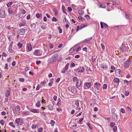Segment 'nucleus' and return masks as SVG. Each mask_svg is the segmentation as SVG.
I'll use <instances>...</instances> for the list:
<instances>
[{"instance_id": "obj_1", "label": "nucleus", "mask_w": 132, "mask_h": 132, "mask_svg": "<svg viewBox=\"0 0 132 132\" xmlns=\"http://www.w3.org/2000/svg\"><path fill=\"white\" fill-rule=\"evenodd\" d=\"M17 9L16 7H11L9 8L8 10L9 13V14L12 15L16 13Z\"/></svg>"}, {"instance_id": "obj_2", "label": "nucleus", "mask_w": 132, "mask_h": 132, "mask_svg": "<svg viewBox=\"0 0 132 132\" xmlns=\"http://www.w3.org/2000/svg\"><path fill=\"white\" fill-rule=\"evenodd\" d=\"M58 56V55L57 54H54L49 59V62L51 63H53L54 62L56 61Z\"/></svg>"}, {"instance_id": "obj_3", "label": "nucleus", "mask_w": 132, "mask_h": 132, "mask_svg": "<svg viewBox=\"0 0 132 132\" xmlns=\"http://www.w3.org/2000/svg\"><path fill=\"white\" fill-rule=\"evenodd\" d=\"M92 86V84L91 82H86L84 85V88L85 89H88L90 88Z\"/></svg>"}, {"instance_id": "obj_4", "label": "nucleus", "mask_w": 132, "mask_h": 132, "mask_svg": "<svg viewBox=\"0 0 132 132\" xmlns=\"http://www.w3.org/2000/svg\"><path fill=\"white\" fill-rule=\"evenodd\" d=\"M0 15L2 18H4L5 16L6 15L4 8H2L0 9Z\"/></svg>"}, {"instance_id": "obj_5", "label": "nucleus", "mask_w": 132, "mask_h": 132, "mask_svg": "<svg viewBox=\"0 0 132 132\" xmlns=\"http://www.w3.org/2000/svg\"><path fill=\"white\" fill-rule=\"evenodd\" d=\"M15 121L18 126H20L23 123V120L20 118H18Z\"/></svg>"}, {"instance_id": "obj_6", "label": "nucleus", "mask_w": 132, "mask_h": 132, "mask_svg": "<svg viewBox=\"0 0 132 132\" xmlns=\"http://www.w3.org/2000/svg\"><path fill=\"white\" fill-rule=\"evenodd\" d=\"M112 117L113 121H116L118 119L117 115L114 112L112 113Z\"/></svg>"}, {"instance_id": "obj_7", "label": "nucleus", "mask_w": 132, "mask_h": 132, "mask_svg": "<svg viewBox=\"0 0 132 132\" xmlns=\"http://www.w3.org/2000/svg\"><path fill=\"white\" fill-rule=\"evenodd\" d=\"M131 63L130 60L128 59L125 62L124 64V66L125 68H127L129 67Z\"/></svg>"}, {"instance_id": "obj_8", "label": "nucleus", "mask_w": 132, "mask_h": 132, "mask_svg": "<svg viewBox=\"0 0 132 132\" xmlns=\"http://www.w3.org/2000/svg\"><path fill=\"white\" fill-rule=\"evenodd\" d=\"M74 71H78V72H83L85 71V69L83 67L81 66L75 70Z\"/></svg>"}, {"instance_id": "obj_9", "label": "nucleus", "mask_w": 132, "mask_h": 132, "mask_svg": "<svg viewBox=\"0 0 132 132\" xmlns=\"http://www.w3.org/2000/svg\"><path fill=\"white\" fill-rule=\"evenodd\" d=\"M101 68L103 70H106L108 68L107 65L104 63H102L101 64Z\"/></svg>"}, {"instance_id": "obj_10", "label": "nucleus", "mask_w": 132, "mask_h": 132, "mask_svg": "<svg viewBox=\"0 0 132 132\" xmlns=\"http://www.w3.org/2000/svg\"><path fill=\"white\" fill-rule=\"evenodd\" d=\"M82 81L80 79H78V81L76 82V86L77 87H80L81 85Z\"/></svg>"}, {"instance_id": "obj_11", "label": "nucleus", "mask_w": 132, "mask_h": 132, "mask_svg": "<svg viewBox=\"0 0 132 132\" xmlns=\"http://www.w3.org/2000/svg\"><path fill=\"white\" fill-rule=\"evenodd\" d=\"M34 54L37 56H40L41 54V53L40 52V50H36L34 53Z\"/></svg>"}, {"instance_id": "obj_12", "label": "nucleus", "mask_w": 132, "mask_h": 132, "mask_svg": "<svg viewBox=\"0 0 132 132\" xmlns=\"http://www.w3.org/2000/svg\"><path fill=\"white\" fill-rule=\"evenodd\" d=\"M27 26L26 22L25 21H23L21 22L19 24L20 27L24 26Z\"/></svg>"}, {"instance_id": "obj_13", "label": "nucleus", "mask_w": 132, "mask_h": 132, "mask_svg": "<svg viewBox=\"0 0 132 132\" xmlns=\"http://www.w3.org/2000/svg\"><path fill=\"white\" fill-rule=\"evenodd\" d=\"M75 104L76 105L77 109L78 110L80 109V107L79 106V100H77L75 101Z\"/></svg>"}, {"instance_id": "obj_14", "label": "nucleus", "mask_w": 132, "mask_h": 132, "mask_svg": "<svg viewBox=\"0 0 132 132\" xmlns=\"http://www.w3.org/2000/svg\"><path fill=\"white\" fill-rule=\"evenodd\" d=\"M19 34L20 35H23L25 33V30L23 29H22L19 30Z\"/></svg>"}, {"instance_id": "obj_15", "label": "nucleus", "mask_w": 132, "mask_h": 132, "mask_svg": "<svg viewBox=\"0 0 132 132\" xmlns=\"http://www.w3.org/2000/svg\"><path fill=\"white\" fill-rule=\"evenodd\" d=\"M120 70L119 69H117L116 70L115 72L116 75L117 76H120Z\"/></svg>"}, {"instance_id": "obj_16", "label": "nucleus", "mask_w": 132, "mask_h": 132, "mask_svg": "<svg viewBox=\"0 0 132 132\" xmlns=\"http://www.w3.org/2000/svg\"><path fill=\"white\" fill-rule=\"evenodd\" d=\"M101 85V84L98 82H96L95 83V88H96L97 90L98 89Z\"/></svg>"}, {"instance_id": "obj_17", "label": "nucleus", "mask_w": 132, "mask_h": 132, "mask_svg": "<svg viewBox=\"0 0 132 132\" xmlns=\"http://www.w3.org/2000/svg\"><path fill=\"white\" fill-rule=\"evenodd\" d=\"M103 24H104V26L105 27H108V25L104 23H103L102 22H101L100 23V24L101 26V29H103L104 28Z\"/></svg>"}, {"instance_id": "obj_18", "label": "nucleus", "mask_w": 132, "mask_h": 132, "mask_svg": "<svg viewBox=\"0 0 132 132\" xmlns=\"http://www.w3.org/2000/svg\"><path fill=\"white\" fill-rule=\"evenodd\" d=\"M30 111L35 113H39V110L38 109H32L30 110Z\"/></svg>"}, {"instance_id": "obj_19", "label": "nucleus", "mask_w": 132, "mask_h": 132, "mask_svg": "<svg viewBox=\"0 0 132 132\" xmlns=\"http://www.w3.org/2000/svg\"><path fill=\"white\" fill-rule=\"evenodd\" d=\"M27 48L29 51H31L32 50V47L31 46V44L30 43H28L27 44Z\"/></svg>"}, {"instance_id": "obj_20", "label": "nucleus", "mask_w": 132, "mask_h": 132, "mask_svg": "<svg viewBox=\"0 0 132 132\" xmlns=\"http://www.w3.org/2000/svg\"><path fill=\"white\" fill-rule=\"evenodd\" d=\"M113 81L114 82L117 83L118 85L119 82V79L118 78H115L113 79Z\"/></svg>"}, {"instance_id": "obj_21", "label": "nucleus", "mask_w": 132, "mask_h": 132, "mask_svg": "<svg viewBox=\"0 0 132 132\" xmlns=\"http://www.w3.org/2000/svg\"><path fill=\"white\" fill-rule=\"evenodd\" d=\"M99 7L105 9L106 7L105 5L103 3H100L99 5Z\"/></svg>"}, {"instance_id": "obj_22", "label": "nucleus", "mask_w": 132, "mask_h": 132, "mask_svg": "<svg viewBox=\"0 0 132 132\" xmlns=\"http://www.w3.org/2000/svg\"><path fill=\"white\" fill-rule=\"evenodd\" d=\"M77 90L76 88L74 87H72L71 89V92L75 94L76 93Z\"/></svg>"}, {"instance_id": "obj_23", "label": "nucleus", "mask_w": 132, "mask_h": 132, "mask_svg": "<svg viewBox=\"0 0 132 132\" xmlns=\"http://www.w3.org/2000/svg\"><path fill=\"white\" fill-rule=\"evenodd\" d=\"M15 109L14 110H13L14 111H20V107L19 106L17 105L16 106H15Z\"/></svg>"}, {"instance_id": "obj_24", "label": "nucleus", "mask_w": 132, "mask_h": 132, "mask_svg": "<svg viewBox=\"0 0 132 132\" xmlns=\"http://www.w3.org/2000/svg\"><path fill=\"white\" fill-rule=\"evenodd\" d=\"M30 112L29 111L23 112H22L21 114L23 115H28L30 114Z\"/></svg>"}, {"instance_id": "obj_25", "label": "nucleus", "mask_w": 132, "mask_h": 132, "mask_svg": "<svg viewBox=\"0 0 132 132\" xmlns=\"http://www.w3.org/2000/svg\"><path fill=\"white\" fill-rule=\"evenodd\" d=\"M9 125L10 126L13 128H15V126L13 122H10L9 123Z\"/></svg>"}, {"instance_id": "obj_26", "label": "nucleus", "mask_w": 132, "mask_h": 132, "mask_svg": "<svg viewBox=\"0 0 132 132\" xmlns=\"http://www.w3.org/2000/svg\"><path fill=\"white\" fill-rule=\"evenodd\" d=\"M79 46V44H77L74 47H73L72 48H73V49H72V50H73V51H75V50L76 49V48L78 47Z\"/></svg>"}, {"instance_id": "obj_27", "label": "nucleus", "mask_w": 132, "mask_h": 132, "mask_svg": "<svg viewBox=\"0 0 132 132\" xmlns=\"http://www.w3.org/2000/svg\"><path fill=\"white\" fill-rule=\"evenodd\" d=\"M79 14L80 15H82L84 14V11L82 10H80L78 11Z\"/></svg>"}, {"instance_id": "obj_28", "label": "nucleus", "mask_w": 132, "mask_h": 132, "mask_svg": "<svg viewBox=\"0 0 132 132\" xmlns=\"http://www.w3.org/2000/svg\"><path fill=\"white\" fill-rule=\"evenodd\" d=\"M92 39V38H88L84 40L83 41V42H86L89 41V40H91Z\"/></svg>"}, {"instance_id": "obj_29", "label": "nucleus", "mask_w": 132, "mask_h": 132, "mask_svg": "<svg viewBox=\"0 0 132 132\" xmlns=\"http://www.w3.org/2000/svg\"><path fill=\"white\" fill-rule=\"evenodd\" d=\"M13 42H11L9 46V47L8 48V49L12 48V45L13 44Z\"/></svg>"}, {"instance_id": "obj_30", "label": "nucleus", "mask_w": 132, "mask_h": 132, "mask_svg": "<svg viewBox=\"0 0 132 132\" xmlns=\"http://www.w3.org/2000/svg\"><path fill=\"white\" fill-rule=\"evenodd\" d=\"M42 16V14L41 13H37L36 14V17L38 18H39L41 17Z\"/></svg>"}, {"instance_id": "obj_31", "label": "nucleus", "mask_w": 132, "mask_h": 132, "mask_svg": "<svg viewBox=\"0 0 132 132\" xmlns=\"http://www.w3.org/2000/svg\"><path fill=\"white\" fill-rule=\"evenodd\" d=\"M17 46H18L19 48V49H20L21 48V47H22V46H23V45L21 43H19L18 44H17Z\"/></svg>"}, {"instance_id": "obj_32", "label": "nucleus", "mask_w": 132, "mask_h": 132, "mask_svg": "<svg viewBox=\"0 0 132 132\" xmlns=\"http://www.w3.org/2000/svg\"><path fill=\"white\" fill-rule=\"evenodd\" d=\"M62 10L63 13H64L66 14H67V13L65 12L66 10L65 9V7L63 6H62Z\"/></svg>"}, {"instance_id": "obj_33", "label": "nucleus", "mask_w": 132, "mask_h": 132, "mask_svg": "<svg viewBox=\"0 0 132 132\" xmlns=\"http://www.w3.org/2000/svg\"><path fill=\"white\" fill-rule=\"evenodd\" d=\"M8 50L10 53H12L13 54L15 53V51L12 49V48L9 49Z\"/></svg>"}, {"instance_id": "obj_34", "label": "nucleus", "mask_w": 132, "mask_h": 132, "mask_svg": "<svg viewBox=\"0 0 132 132\" xmlns=\"http://www.w3.org/2000/svg\"><path fill=\"white\" fill-rule=\"evenodd\" d=\"M53 79H52L51 80V81L48 84V86H51L53 82Z\"/></svg>"}, {"instance_id": "obj_35", "label": "nucleus", "mask_w": 132, "mask_h": 132, "mask_svg": "<svg viewBox=\"0 0 132 132\" xmlns=\"http://www.w3.org/2000/svg\"><path fill=\"white\" fill-rule=\"evenodd\" d=\"M78 80L77 78L75 77H73V81L74 82H77L78 81Z\"/></svg>"}, {"instance_id": "obj_36", "label": "nucleus", "mask_w": 132, "mask_h": 132, "mask_svg": "<svg viewBox=\"0 0 132 132\" xmlns=\"http://www.w3.org/2000/svg\"><path fill=\"white\" fill-rule=\"evenodd\" d=\"M49 109L50 110H52L53 109L52 106L50 104L48 105V106Z\"/></svg>"}, {"instance_id": "obj_37", "label": "nucleus", "mask_w": 132, "mask_h": 132, "mask_svg": "<svg viewBox=\"0 0 132 132\" xmlns=\"http://www.w3.org/2000/svg\"><path fill=\"white\" fill-rule=\"evenodd\" d=\"M55 123V122L53 120H51L50 124H51L52 126H53Z\"/></svg>"}, {"instance_id": "obj_38", "label": "nucleus", "mask_w": 132, "mask_h": 132, "mask_svg": "<svg viewBox=\"0 0 132 132\" xmlns=\"http://www.w3.org/2000/svg\"><path fill=\"white\" fill-rule=\"evenodd\" d=\"M69 63H68L65 65V68H64L65 69V70H67L69 66Z\"/></svg>"}, {"instance_id": "obj_39", "label": "nucleus", "mask_w": 132, "mask_h": 132, "mask_svg": "<svg viewBox=\"0 0 132 132\" xmlns=\"http://www.w3.org/2000/svg\"><path fill=\"white\" fill-rule=\"evenodd\" d=\"M107 87V85L106 84H104L103 86V89H106Z\"/></svg>"}, {"instance_id": "obj_40", "label": "nucleus", "mask_w": 132, "mask_h": 132, "mask_svg": "<svg viewBox=\"0 0 132 132\" xmlns=\"http://www.w3.org/2000/svg\"><path fill=\"white\" fill-rule=\"evenodd\" d=\"M36 24L35 23H33L30 26L31 28H34L36 27Z\"/></svg>"}, {"instance_id": "obj_41", "label": "nucleus", "mask_w": 132, "mask_h": 132, "mask_svg": "<svg viewBox=\"0 0 132 132\" xmlns=\"http://www.w3.org/2000/svg\"><path fill=\"white\" fill-rule=\"evenodd\" d=\"M13 4V3L12 2H10L7 4V6L8 7H11V5H12Z\"/></svg>"}, {"instance_id": "obj_42", "label": "nucleus", "mask_w": 132, "mask_h": 132, "mask_svg": "<svg viewBox=\"0 0 132 132\" xmlns=\"http://www.w3.org/2000/svg\"><path fill=\"white\" fill-rule=\"evenodd\" d=\"M87 125L88 126V127L90 129H92V126L89 123H87Z\"/></svg>"}, {"instance_id": "obj_43", "label": "nucleus", "mask_w": 132, "mask_h": 132, "mask_svg": "<svg viewBox=\"0 0 132 132\" xmlns=\"http://www.w3.org/2000/svg\"><path fill=\"white\" fill-rule=\"evenodd\" d=\"M10 93L9 91H7L5 94V96L6 97H8L10 95Z\"/></svg>"}, {"instance_id": "obj_44", "label": "nucleus", "mask_w": 132, "mask_h": 132, "mask_svg": "<svg viewBox=\"0 0 132 132\" xmlns=\"http://www.w3.org/2000/svg\"><path fill=\"white\" fill-rule=\"evenodd\" d=\"M87 25H84L83 24H82L81 25L80 27V29H82V28H83L84 27H86L87 26Z\"/></svg>"}, {"instance_id": "obj_45", "label": "nucleus", "mask_w": 132, "mask_h": 132, "mask_svg": "<svg viewBox=\"0 0 132 132\" xmlns=\"http://www.w3.org/2000/svg\"><path fill=\"white\" fill-rule=\"evenodd\" d=\"M78 18L79 20H81V21H83V20L85 19L84 18L82 17L81 16H79Z\"/></svg>"}, {"instance_id": "obj_46", "label": "nucleus", "mask_w": 132, "mask_h": 132, "mask_svg": "<svg viewBox=\"0 0 132 132\" xmlns=\"http://www.w3.org/2000/svg\"><path fill=\"white\" fill-rule=\"evenodd\" d=\"M115 125V123L113 122H111L110 126L111 127H113Z\"/></svg>"}, {"instance_id": "obj_47", "label": "nucleus", "mask_w": 132, "mask_h": 132, "mask_svg": "<svg viewBox=\"0 0 132 132\" xmlns=\"http://www.w3.org/2000/svg\"><path fill=\"white\" fill-rule=\"evenodd\" d=\"M40 102L38 101L36 104V106L38 107H39L40 106Z\"/></svg>"}, {"instance_id": "obj_48", "label": "nucleus", "mask_w": 132, "mask_h": 132, "mask_svg": "<svg viewBox=\"0 0 132 132\" xmlns=\"http://www.w3.org/2000/svg\"><path fill=\"white\" fill-rule=\"evenodd\" d=\"M38 126V125L37 124L34 125H32V126L31 127L32 128V129H35V128H36Z\"/></svg>"}, {"instance_id": "obj_49", "label": "nucleus", "mask_w": 132, "mask_h": 132, "mask_svg": "<svg viewBox=\"0 0 132 132\" xmlns=\"http://www.w3.org/2000/svg\"><path fill=\"white\" fill-rule=\"evenodd\" d=\"M113 131L114 132H116L117 130V126H114L113 128Z\"/></svg>"}, {"instance_id": "obj_50", "label": "nucleus", "mask_w": 132, "mask_h": 132, "mask_svg": "<svg viewBox=\"0 0 132 132\" xmlns=\"http://www.w3.org/2000/svg\"><path fill=\"white\" fill-rule=\"evenodd\" d=\"M58 29L59 31V33H61L62 32V29H61V28L60 27H59L58 28Z\"/></svg>"}, {"instance_id": "obj_51", "label": "nucleus", "mask_w": 132, "mask_h": 132, "mask_svg": "<svg viewBox=\"0 0 132 132\" xmlns=\"http://www.w3.org/2000/svg\"><path fill=\"white\" fill-rule=\"evenodd\" d=\"M120 111L121 112L123 113H125V111L123 109L121 108L120 109Z\"/></svg>"}, {"instance_id": "obj_52", "label": "nucleus", "mask_w": 132, "mask_h": 132, "mask_svg": "<svg viewBox=\"0 0 132 132\" xmlns=\"http://www.w3.org/2000/svg\"><path fill=\"white\" fill-rule=\"evenodd\" d=\"M5 123L4 121L3 120H1L0 121V123L2 125H3Z\"/></svg>"}, {"instance_id": "obj_53", "label": "nucleus", "mask_w": 132, "mask_h": 132, "mask_svg": "<svg viewBox=\"0 0 132 132\" xmlns=\"http://www.w3.org/2000/svg\"><path fill=\"white\" fill-rule=\"evenodd\" d=\"M122 45L120 47V49L121 51H122V52H124V51L123 50V46H122Z\"/></svg>"}, {"instance_id": "obj_54", "label": "nucleus", "mask_w": 132, "mask_h": 132, "mask_svg": "<svg viewBox=\"0 0 132 132\" xmlns=\"http://www.w3.org/2000/svg\"><path fill=\"white\" fill-rule=\"evenodd\" d=\"M43 129L42 128L40 127L38 129V132H42Z\"/></svg>"}, {"instance_id": "obj_55", "label": "nucleus", "mask_w": 132, "mask_h": 132, "mask_svg": "<svg viewBox=\"0 0 132 132\" xmlns=\"http://www.w3.org/2000/svg\"><path fill=\"white\" fill-rule=\"evenodd\" d=\"M52 21H57V19L55 17H53L52 19Z\"/></svg>"}, {"instance_id": "obj_56", "label": "nucleus", "mask_w": 132, "mask_h": 132, "mask_svg": "<svg viewBox=\"0 0 132 132\" xmlns=\"http://www.w3.org/2000/svg\"><path fill=\"white\" fill-rule=\"evenodd\" d=\"M40 87H41L40 86V85H37V86L36 88V90H39V89Z\"/></svg>"}, {"instance_id": "obj_57", "label": "nucleus", "mask_w": 132, "mask_h": 132, "mask_svg": "<svg viewBox=\"0 0 132 132\" xmlns=\"http://www.w3.org/2000/svg\"><path fill=\"white\" fill-rule=\"evenodd\" d=\"M5 69L7 70L8 69V64L7 63H6L5 64V67L4 68Z\"/></svg>"}, {"instance_id": "obj_58", "label": "nucleus", "mask_w": 132, "mask_h": 132, "mask_svg": "<svg viewBox=\"0 0 132 132\" xmlns=\"http://www.w3.org/2000/svg\"><path fill=\"white\" fill-rule=\"evenodd\" d=\"M125 95L126 96H127L129 95V91H125Z\"/></svg>"}, {"instance_id": "obj_59", "label": "nucleus", "mask_w": 132, "mask_h": 132, "mask_svg": "<svg viewBox=\"0 0 132 132\" xmlns=\"http://www.w3.org/2000/svg\"><path fill=\"white\" fill-rule=\"evenodd\" d=\"M30 67H26L25 69V71H26L30 69Z\"/></svg>"}, {"instance_id": "obj_60", "label": "nucleus", "mask_w": 132, "mask_h": 132, "mask_svg": "<svg viewBox=\"0 0 132 132\" xmlns=\"http://www.w3.org/2000/svg\"><path fill=\"white\" fill-rule=\"evenodd\" d=\"M53 45L52 44H50L49 46L50 49H52L53 47Z\"/></svg>"}, {"instance_id": "obj_61", "label": "nucleus", "mask_w": 132, "mask_h": 132, "mask_svg": "<svg viewBox=\"0 0 132 132\" xmlns=\"http://www.w3.org/2000/svg\"><path fill=\"white\" fill-rule=\"evenodd\" d=\"M83 119V118H82L81 119H80L79 121V123L80 124H81V123H80L82 121Z\"/></svg>"}, {"instance_id": "obj_62", "label": "nucleus", "mask_w": 132, "mask_h": 132, "mask_svg": "<svg viewBox=\"0 0 132 132\" xmlns=\"http://www.w3.org/2000/svg\"><path fill=\"white\" fill-rule=\"evenodd\" d=\"M124 82L125 83H130V81H128V80H124Z\"/></svg>"}, {"instance_id": "obj_63", "label": "nucleus", "mask_w": 132, "mask_h": 132, "mask_svg": "<svg viewBox=\"0 0 132 132\" xmlns=\"http://www.w3.org/2000/svg\"><path fill=\"white\" fill-rule=\"evenodd\" d=\"M84 16L87 19H88L89 18V16L88 15H85Z\"/></svg>"}, {"instance_id": "obj_64", "label": "nucleus", "mask_w": 132, "mask_h": 132, "mask_svg": "<svg viewBox=\"0 0 132 132\" xmlns=\"http://www.w3.org/2000/svg\"><path fill=\"white\" fill-rule=\"evenodd\" d=\"M71 66L72 67H75V63L73 62H72L71 63Z\"/></svg>"}]
</instances>
